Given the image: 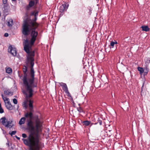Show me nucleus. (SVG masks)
Listing matches in <instances>:
<instances>
[{"instance_id": "26", "label": "nucleus", "mask_w": 150, "mask_h": 150, "mask_svg": "<svg viewBox=\"0 0 150 150\" xmlns=\"http://www.w3.org/2000/svg\"><path fill=\"white\" fill-rule=\"evenodd\" d=\"M13 103L15 104H16L17 103L18 101L17 100L16 98H14L13 100Z\"/></svg>"}, {"instance_id": "34", "label": "nucleus", "mask_w": 150, "mask_h": 150, "mask_svg": "<svg viewBox=\"0 0 150 150\" xmlns=\"http://www.w3.org/2000/svg\"><path fill=\"white\" fill-rule=\"evenodd\" d=\"M35 12V11H34L32 12L31 13V15H32V16H34Z\"/></svg>"}, {"instance_id": "39", "label": "nucleus", "mask_w": 150, "mask_h": 150, "mask_svg": "<svg viewBox=\"0 0 150 150\" xmlns=\"http://www.w3.org/2000/svg\"><path fill=\"white\" fill-rule=\"evenodd\" d=\"M35 1H36V3H37L38 2V0H35Z\"/></svg>"}, {"instance_id": "29", "label": "nucleus", "mask_w": 150, "mask_h": 150, "mask_svg": "<svg viewBox=\"0 0 150 150\" xmlns=\"http://www.w3.org/2000/svg\"><path fill=\"white\" fill-rule=\"evenodd\" d=\"M102 121L100 120H98V122L97 123H96L95 124H96L98 123H99L100 125H102Z\"/></svg>"}, {"instance_id": "14", "label": "nucleus", "mask_w": 150, "mask_h": 150, "mask_svg": "<svg viewBox=\"0 0 150 150\" xmlns=\"http://www.w3.org/2000/svg\"><path fill=\"white\" fill-rule=\"evenodd\" d=\"M141 28H142L143 31L147 32L150 29L147 25L142 26Z\"/></svg>"}, {"instance_id": "22", "label": "nucleus", "mask_w": 150, "mask_h": 150, "mask_svg": "<svg viewBox=\"0 0 150 150\" xmlns=\"http://www.w3.org/2000/svg\"><path fill=\"white\" fill-rule=\"evenodd\" d=\"M16 133V131H12L11 132H9L8 133L9 134H10L11 136H12L13 135H15Z\"/></svg>"}, {"instance_id": "8", "label": "nucleus", "mask_w": 150, "mask_h": 150, "mask_svg": "<svg viewBox=\"0 0 150 150\" xmlns=\"http://www.w3.org/2000/svg\"><path fill=\"white\" fill-rule=\"evenodd\" d=\"M69 4L65 2L61 5L59 8V12L61 13L59 15V17H62L64 14V12L65 10L67 11L69 7Z\"/></svg>"}, {"instance_id": "25", "label": "nucleus", "mask_w": 150, "mask_h": 150, "mask_svg": "<svg viewBox=\"0 0 150 150\" xmlns=\"http://www.w3.org/2000/svg\"><path fill=\"white\" fill-rule=\"evenodd\" d=\"M144 70H146L149 71V69L148 68V65L147 64H146L144 66Z\"/></svg>"}, {"instance_id": "42", "label": "nucleus", "mask_w": 150, "mask_h": 150, "mask_svg": "<svg viewBox=\"0 0 150 150\" xmlns=\"http://www.w3.org/2000/svg\"><path fill=\"white\" fill-rule=\"evenodd\" d=\"M18 107H19V106H18Z\"/></svg>"}, {"instance_id": "13", "label": "nucleus", "mask_w": 150, "mask_h": 150, "mask_svg": "<svg viewBox=\"0 0 150 150\" xmlns=\"http://www.w3.org/2000/svg\"><path fill=\"white\" fill-rule=\"evenodd\" d=\"M7 25L9 27H12L13 24V20L11 18H10L7 20Z\"/></svg>"}, {"instance_id": "27", "label": "nucleus", "mask_w": 150, "mask_h": 150, "mask_svg": "<svg viewBox=\"0 0 150 150\" xmlns=\"http://www.w3.org/2000/svg\"><path fill=\"white\" fill-rule=\"evenodd\" d=\"M3 3L4 5H8L7 4V0H2Z\"/></svg>"}, {"instance_id": "19", "label": "nucleus", "mask_w": 150, "mask_h": 150, "mask_svg": "<svg viewBox=\"0 0 150 150\" xmlns=\"http://www.w3.org/2000/svg\"><path fill=\"white\" fill-rule=\"evenodd\" d=\"M6 72L8 74H10L12 72V69L11 68L8 67L6 69Z\"/></svg>"}, {"instance_id": "6", "label": "nucleus", "mask_w": 150, "mask_h": 150, "mask_svg": "<svg viewBox=\"0 0 150 150\" xmlns=\"http://www.w3.org/2000/svg\"><path fill=\"white\" fill-rule=\"evenodd\" d=\"M0 122L5 127L10 129L12 128L14 125L12 123V121H7V120L5 117L1 118L0 119Z\"/></svg>"}, {"instance_id": "21", "label": "nucleus", "mask_w": 150, "mask_h": 150, "mask_svg": "<svg viewBox=\"0 0 150 150\" xmlns=\"http://www.w3.org/2000/svg\"><path fill=\"white\" fill-rule=\"evenodd\" d=\"M146 60L145 61V62L146 63V65L150 63V57H147L146 58Z\"/></svg>"}, {"instance_id": "3", "label": "nucleus", "mask_w": 150, "mask_h": 150, "mask_svg": "<svg viewBox=\"0 0 150 150\" xmlns=\"http://www.w3.org/2000/svg\"><path fill=\"white\" fill-rule=\"evenodd\" d=\"M24 40V42L23 43L24 49L25 51L28 54V55L27 56L25 63L27 65L30 64L31 65V72H33V67L34 64V57L35 56V51H30V49L32 46L30 45L28 40L26 39L25 40Z\"/></svg>"}, {"instance_id": "5", "label": "nucleus", "mask_w": 150, "mask_h": 150, "mask_svg": "<svg viewBox=\"0 0 150 150\" xmlns=\"http://www.w3.org/2000/svg\"><path fill=\"white\" fill-rule=\"evenodd\" d=\"M2 98L5 103V106L7 109L12 110L13 109V106L12 105L8 98L4 97L3 93H1Z\"/></svg>"}, {"instance_id": "4", "label": "nucleus", "mask_w": 150, "mask_h": 150, "mask_svg": "<svg viewBox=\"0 0 150 150\" xmlns=\"http://www.w3.org/2000/svg\"><path fill=\"white\" fill-rule=\"evenodd\" d=\"M37 19V17H35L32 21L28 22L26 21H24L22 28V33L23 35L27 37L30 34L33 27L36 28L38 26V24L36 22Z\"/></svg>"}, {"instance_id": "24", "label": "nucleus", "mask_w": 150, "mask_h": 150, "mask_svg": "<svg viewBox=\"0 0 150 150\" xmlns=\"http://www.w3.org/2000/svg\"><path fill=\"white\" fill-rule=\"evenodd\" d=\"M4 112V110L2 108L1 105H0V113H2Z\"/></svg>"}, {"instance_id": "23", "label": "nucleus", "mask_w": 150, "mask_h": 150, "mask_svg": "<svg viewBox=\"0 0 150 150\" xmlns=\"http://www.w3.org/2000/svg\"><path fill=\"white\" fill-rule=\"evenodd\" d=\"M77 110L79 112H83V110L82 108L81 107H79L77 108Z\"/></svg>"}, {"instance_id": "18", "label": "nucleus", "mask_w": 150, "mask_h": 150, "mask_svg": "<svg viewBox=\"0 0 150 150\" xmlns=\"http://www.w3.org/2000/svg\"><path fill=\"white\" fill-rule=\"evenodd\" d=\"M137 69L139 71L140 74H142L144 71V68L140 67H137Z\"/></svg>"}, {"instance_id": "32", "label": "nucleus", "mask_w": 150, "mask_h": 150, "mask_svg": "<svg viewBox=\"0 0 150 150\" xmlns=\"http://www.w3.org/2000/svg\"><path fill=\"white\" fill-rule=\"evenodd\" d=\"M31 7H30L29 6V5L27 6L26 7V10H30V8Z\"/></svg>"}, {"instance_id": "40", "label": "nucleus", "mask_w": 150, "mask_h": 150, "mask_svg": "<svg viewBox=\"0 0 150 150\" xmlns=\"http://www.w3.org/2000/svg\"><path fill=\"white\" fill-rule=\"evenodd\" d=\"M12 1H16V0H11Z\"/></svg>"}, {"instance_id": "15", "label": "nucleus", "mask_w": 150, "mask_h": 150, "mask_svg": "<svg viewBox=\"0 0 150 150\" xmlns=\"http://www.w3.org/2000/svg\"><path fill=\"white\" fill-rule=\"evenodd\" d=\"M81 123H82L83 125L88 126L90 125L91 122L88 120H86L83 121H81Z\"/></svg>"}, {"instance_id": "28", "label": "nucleus", "mask_w": 150, "mask_h": 150, "mask_svg": "<svg viewBox=\"0 0 150 150\" xmlns=\"http://www.w3.org/2000/svg\"><path fill=\"white\" fill-rule=\"evenodd\" d=\"M115 45V44H114V41H112L110 42V46L112 47V48H113Z\"/></svg>"}, {"instance_id": "36", "label": "nucleus", "mask_w": 150, "mask_h": 150, "mask_svg": "<svg viewBox=\"0 0 150 150\" xmlns=\"http://www.w3.org/2000/svg\"><path fill=\"white\" fill-rule=\"evenodd\" d=\"M6 144L8 146H9V141L8 140L7 142L6 143Z\"/></svg>"}, {"instance_id": "30", "label": "nucleus", "mask_w": 150, "mask_h": 150, "mask_svg": "<svg viewBox=\"0 0 150 150\" xmlns=\"http://www.w3.org/2000/svg\"><path fill=\"white\" fill-rule=\"evenodd\" d=\"M149 71H148V70H144V75H146L149 72Z\"/></svg>"}, {"instance_id": "31", "label": "nucleus", "mask_w": 150, "mask_h": 150, "mask_svg": "<svg viewBox=\"0 0 150 150\" xmlns=\"http://www.w3.org/2000/svg\"><path fill=\"white\" fill-rule=\"evenodd\" d=\"M22 136L23 138H26L27 137V135L25 133L22 134Z\"/></svg>"}, {"instance_id": "16", "label": "nucleus", "mask_w": 150, "mask_h": 150, "mask_svg": "<svg viewBox=\"0 0 150 150\" xmlns=\"http://www.w3.org/2000/svg\"><path fill=\"white\" fill-rule=\"evenodd\" d=\"M33 101L32 100H30L29 101V107L30 108V111H32L33 110Z\"/></svg>"}, {"instance_id": "1", "label": "nucleus", "mask_w": 150, "mask_h": 150, "mask_svg": "<svg viewBox=\"0 0 150 150\" xmlns=\"http://www.w3.org/2000/svg\"><path fill=\"white\" fill-rule=\"evenodd\" d=\"M33 113L31 111L27 112L25 115L26 118L29 117L30 119L27 120V129L30 132V134L27 139L23 138L22 140L24 143L30 147L29 150H40L41 148L42 144L39 141L38 135L34 136L35 132H38L41 125L40 120L37 116L35 122L32 120L33 117Z\"/></svg>"}, {"instance_id": "17", "label": "nucleus", "mask_w": 150, "mask_h": 150, "mask_svg": "<svg viewBox=\"0 0 150 150\" xmlns=\"http://www.w3.org/2000/svg\"><path fill=\"white\" fill-rule=\"evenodd\" d=\"M25 117H22L20 120L19 121V124L20 125L24 124L25 122Z\"/></svg>"}, {"instance_id": "20", "label": "nucleus", "mask_w": 150, "mask_h": 150, "mask_svg": "<svg viewBox=\"0 0 150 150\" xmlns=\"http://www.w3.org/2000/svg\"><path fill=\"white\" fill-rule=\"evenodd\" d=\"M35 4V2L33 1H30L29 3V6L30 7H32Z\"/></svg>"}, {"instance_id": "35", "label": "nucleus", "mask_w": 150, "mask_h": 150, "mask_svg": "<svg viewBox=\"0 0 150 150\" xmlns=\"http://www.w3.org/2000/svg\"><path fill=\"white\" fill-rule=\"evenodd\" d=\"M8 34L7 33H6L4 34V36L6 37H7L8 36Z\"/></svg>"}, {"instance_id": "41", "label": "nucleus", "mask_w": 150, "mask_h": 150, "mask_svg": "<svg viewBox=\"0 0 150 150\" xmlns=\"http://www.w3.org/2000/svg\"><path fill=\"white\" fill-rule=\"evenodd\" d=\"M25 108H26V103H25Z\"/></svg>"}, {"instance_id": "2", "label": "nucleus", "mask_w": 150, "mask_h": 150, "mask_svg": "<svg viewBox=\"0 0 150 150\" xmlns=\"http://www.w3.org/2000/svg\"><path fill=\"white\" fill-rule=\"evenodd\" d=\"M26 66L24 65L23 68V71L24 73L22 79L23 84L24 86L26 87V90L28 91V95L26 93V97L30 98L32 97L33 95V88L36 87L37 85L34 84V81L35 72L33 68V71L31 72V65H30V76L28 77V64Z\"/></svg>"}, {"instance_id": "12", "label": "nucleus", "mask_w": 150, "mask_h": 150, "mask_svg": "<svg viewBox=\"0 0 150 150\" xmlns=\"http://www.w3.org/2000/svg\"><path fill=\"white\" fill-rule=\"evenodd\" d=\"M4 93L6 95L8 96H12L13 95V92H11L9 89H7L5 90L4 91Z\"/></svg>"}, {"instance_id": "7", "label": "nucleus", "mask_w": 150, "mask_h": 150, "mask_svg": "<svg viewBox=\"0 0 150 150\" xmlns=\"http://www.w3.org/2000/svg\"><path fill=\"white\" fill-rule=\"evenodd\" d=\"M35 28L31 32V38L30 42V45L31 46H32L34 44L38 34V32L35 31Z\"/></svg>"}, {"instance_id": "38", "label": "nucleus", "mask_w": 150, "mask_h": 150, "mask_svg": "<svg viewBox=\"0 0 150 150\" xmlns=\"http://www.w3.org/2000/svg\"><path fill=\"white\" fill-rule=\"evenodd\" d=\"M114 43L115 44H117V41H115V42H114Z\"/></svg>"}, {"instance_id": "33", "label": "nucleus", "mask_w": 150, "mask_h": 150, "mask_svg": "<svg viewBox=\"0 0 150 150\" xmlns=\"http://www.w3.org/2000/svg\"><path fill=\"white\" fill-rule=\"evenodd\" d=\"M38 15V11H37V12L35 11V15H34L35 17H37Z\"/></svg>"}, {"instance_id": "37", "label": "nucleus", "mask_w": 150, "mask_h": 150, "mask_svg": "<svg viewBox=\"0 0 150 150\" xmlns=\"http://www.w3.org/2000/svg\"><path fill=\"white\" fill-rule=\"evenodd\" d=\"M15 137H16V138L17 139H18V140H19V139H20V138L19 137H17V136H15Z\"/></svg>"}, {"instance_id": "11", "label": "nucleus", "mask_w": 150, "mask_h": 150, "mask_svg": "<svg viewBox=\"0 0 150 150\" xmlns=\"http://www.w3.org/2000/svg\"><path fill=\"white\" fill-rule=\"evenodd\" d=\"M8 52H10L13 56H16L17 54L16 49L13 47L11 45L10 46L8 49Z\"/></svg>"}, {"instance_id": "10", "label": "nucleus", "mask_w": 150, "mask_h": 150, "mask_svg": "<svg viewBox=\"0 0 150 150\" xmlns=\"http://www.w3.org/2000/svg\"><path fill=\"white\" fill-rule=\"evenodd\" d=\"M2 9L4 15L6 16H7L9 13V12L10 11V6L8 5H4Z\"/></svg>"}, {"instance_id": "9", "label": "nucleus", "mask_w": 150, "mask_h": 150, "mask_svg": "<svg viewBox=\"0 0 150 150\" xmlns=\"http://www.w3.org/2000/svg\"><path fill=\"white\" fill-rule=\"evenodd\" d=\"M60 85L62 87L63 90L65 91V93L67 94V96L69 97H71V96L68 91V88L66 84L65 83H60Z\"/></svg>"}]
</instances>
